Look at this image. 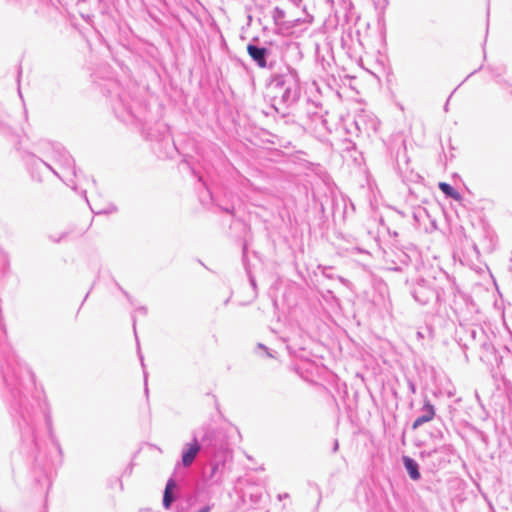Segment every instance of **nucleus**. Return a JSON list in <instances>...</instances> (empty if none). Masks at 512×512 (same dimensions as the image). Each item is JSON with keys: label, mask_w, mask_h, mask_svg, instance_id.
<instances>
[{"label": "nucleus", "mask_w": 512, "mask_h": 512, "mask_svg": "<svg viewBox=\"0 0 512 512\" xmlns=\"http://www.w3.org/2000/svg\"><path fill=\"white\" fill-rule=\"evenodd\" d=\"M197 451L198 450H187L183 454L182 462H183L184 466H188V465H190L194 461V459H195V457L197 455Z\"/></svg>", "instance_id": "obj_6"}, {"label": "nucleus", "mask_w": 512, "mask_h": 512, "mask_svg": "<svg viewBox=\"0 0 512 512\" xmlns=\"http://www.w3.org/2000/svg\"><path fill=\"white\" fill-rule=\"evenodd\" d=\"M247 52L249 54V56L257 62V64L264 68L266 67L267 65V61H266V49L265 48H259L257 46H254V45H248L247 46Z\"/></svg>", "instance_id": "obj_1"}, {"label": "nucleus", "mask_w": 512, "mask_h": 512, "mask_svg": "<svg viewBox=\"0 0 512 512\" xmlns=\"http://www.w3.org/2000/svg\"><path fill=\"white\" fill-rule=\"evenodd\" d=\"M433 417H434V411H433V409H432V408H430V409L428 410L427 414H425V415H423V416H421V417H418V418L414 421V423H413V425H412V428H413V429L418 428V427H419L420 425H422L423 423H426V422L431 421V420L433 419Z\"/></svg>", "instance_id": "obj_5"}, {"label": "nucleus", "mask_w": 512, "mask_h": 512, "mask_svg": "<svg viewBox=\"0 0 512 512\" xmlns=\"http://www.w3.org/2000/svg\"><path fill=\"white\" fill-rule=\"evenodd\" d=\"M403 461H404V465H405L410 477L413 480H418L420 478V473L418 471L417 463L407 456H405L403 458Z\"/></svg>", "instance_id": "obj_3"}, {"label": "nucleus", "mask_w": 512, "mask_h": 512, "mask_svg": "<svg viewBox=\"0 0 512 512\" xmlns=\"http://www.w3.org/2000/svg\"><path fill=\"white\" fill-rule=\"evenodd\" d=\"M438 186H439V189L447 196L453 198L456 201H461V199H462L461 195L448 183L440 182Z\"/></svg>", "instance_id": "obj_4"}, {"label": "nucleus", "mask_w": 512, "mask_h": 512, "mask_svg": "<svg viewBox=\"0 0 512 512\" xmlns=\"http://www.w3.org/2000/svg\"><path fill=\"white\" fill-rule=\"evenodd\" d=\"M176 488V482L173 479H169L163 495V505L165 508H169L174 500L172 495L173 490Z\"/></svg>", "instance_id": "obj_2"}]
</instances>
